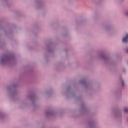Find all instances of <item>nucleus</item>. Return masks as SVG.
<instances>
[{
  "label": "nucleus",
  "mask_w": 128,
  "mask_h": 128,
  "mask_svg": "<svg viewBox=\"0 0 128 128\" xmlns=\"http://www.w3.org/2000/svg\"><path fill=\"white\" fill-rule=\"evenodd\" d=\"M122 42H128V34L126 35V36L122 39Z\"/></svg>",
  "instance_id": "obj_1"
},
{
  "label": "nucleus",
  "mask_w": 128,
  "mask_h": 128,
  "mask_svg": "<svg viewBox=\"0 0 128 128\" xmlns=\"http://www.w3.org/2000/svg\"><path fill=\"white\" fill-rule=\"evenodd\" d=\"M124 112H128V108H125Z\"/></svg>",
  "instance_id": "obj_2"
},
{
  "label": "nucleus",
  "mask_w": 128,
  "mask_h": 128,
  "mask_svg": "<svg viewBox=\"0 0 128 128\" xmlns=\"http://www.w3.org/2000/svg\"><path fill=\"white\" fill-rule=\"evenodd\" d=\"M122 84H124V82H122Z\"/></svg>",
  "instance_id": "obj_3"
}]
</instances>
